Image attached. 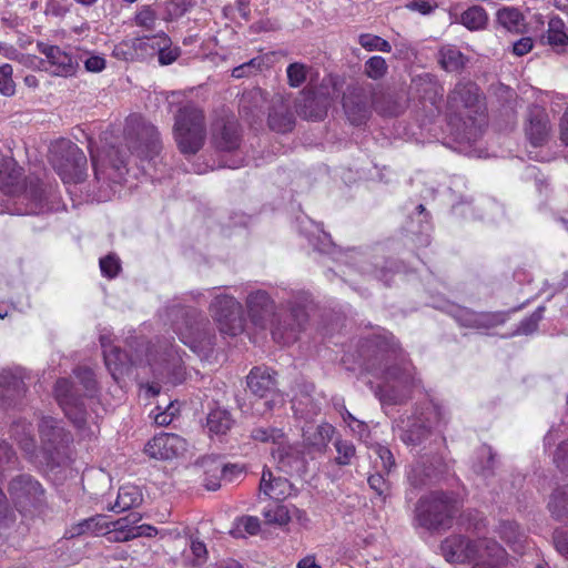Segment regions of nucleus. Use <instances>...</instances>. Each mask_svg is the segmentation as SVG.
Returning a JSON list of instances; mask_svg holds the SVG:
<instances>
[{"label": "nucleus", "mask_w": 568, "mask_h": 568, "mask_svg": "<svg viewBox=\"0 0 568 568\" xmlns=\"http://www.w3.org/2000/svg\"><path fill=\"white\" fill-rule=\"evenodd\" d=\"M374 354L365 363L366 382L383 405L400 404L415 385L412 365L400 353L394 336H377Z\"/></svg>", "instance_id": "f257e3e1"}, {"label": "nucleus", "mask_w": 568, "mask_h": 568, "mask_svg": "<svg viewBox=\"0 0 568 568\" xmlns=\"http://www.w3.org/2000/svg\"><path fill=\"white\" fill-rule=\"evenodd\" d=\"M174 316L172 327L180 341L196 353L201 358L207 359L213 352L215 334L210 322L195 308L172 306Z\"/></svg>", "instance_id": "f03ea898"}, {"label": "nucleus", "mask_w": 568, "mask_h": 568, "mask_svg": "<svg viewBox=\"0 0 568 568\" xmlns=\"http://www.w3.org/2000/svg\"><path fill=\"white\" fill-rule=\"evenodd\" d=\"M77 384L61 378L54 387V396L65 416L78 427L83 428L87 422L84 397H91L95 390L94 374L89 368L74 371Z\"/></svg>", "instance_id": "7ed1b4c3"}, {"label": "nucleus", "mask_w": 568, "mask_h": 568, "mask_svg": "<svg viewBox=\"0 0 568 568\" xmlns=\"http://www.w3.org/2000/svg\"><path fill=\"white\" fill-rule=\"evenodd\" d=\"M173 136L184 155L197 153L204 145L206 126L204 114L192 102L183 103L174 114Z\"/></svg>", "instance_id": "20e7f679"}, {"label": "nucleus", "mask_w": 568, "mask_h": 568, "mask_svg": "<svg viewBox=\"0 0 568 568\" xmlns=\"http://www.w3.org/2000/svg\"><path fill=\"white\" fill-rule=\"evenodd\" d=\"M0 189L8 194L18 195L20 202L27 203L24 214H40L51 210L44 201V190L40 186L22 191L21 168L13 159H3L0 162Z\"/></svg>", "instance_id": "39448f33"}, {"label": "nucleus", "mask_w": 568, "mask_h": 568, "mask_svg": "<svg viewBox=\"0 0 568 568\" xmlns=\"http://www.w3.org/2000/svg\"><path fill=\"white\" fill-rule=\"evenodd\" d=\"M51 163L68 189L85 178L87 158L83 151L69 140L55 143L51 150Z\"/></svg>", "instance_id": "423d86ee"}, {"label": "nucleus", "mask_w": 568, "mask_h": 568, "mask_svg": "<svg viewBox=\"0 0 568 568\" xmlns=\"http://www.w3.org/2000/svg\"><path fill=\"white\" fill-rule=\"evenodd\" d=\"M457 510V500L453 496L434 491L419 499L416 520L427 529H437L448 526Z\"/></svg>", "instance_id": "0eeeda50"}, {"label": "nucleus", "mask_w": 568, "mask_h": 568, "mask_svg": "<svg viewBox=\"0 0 568 568\" xmlns=\"http://www.w3.org/2000/svg\"><path fill=\"white\" fill-rule=\"evenodd\" d=\"M442 551L447 561L464 562L479 560L486 554L498 560L504 557V548L488 539L469 540L462 536H453L442 544Z\"/></svg>", "instance_id": "6e6552de"}, {"label": "nucleus", "mask_w": 568, "mask_h": 568, "mask_svg": "<svg viewBox=\"0 0 568 568\" xmlns=\"http://www.w3.org/2000/svg\"><path fill=\"white\" fill-rule=\"evenodd\" d=\"M125 140L131 153L142 159H152L161 150L156 128L136 114L126 119Z\"/></svg>", "instance_id": "1a4fd4ad"}, {"label": "nucleus", "mask_w": 568, "mask_h": 568, "mask_svg": "<svg viewBox=\"0 0 568 568\" xmlns=\"http://www.w3.org/2000/svg\"><path fill=\"white\" fill-rule=\"evenodd\" d=\"M209 312L223 335L236 336L244 329L243 310L240 302L225 293H216Z\"/></svg>", "instance_id": "9d476101"}, {"label": "nucleus", "mask_w": 568, "mask_h": 568, "mask_svg": "<svg viewBox=\"0 0 568 568\" xmlns=\"http://www.w3.org/2000/svg\"><path fill=\"white\" fill-rule=\"evenodd\" d=\"M9 494L16 509L22 516L37 514L44 501V490L41 484L29 475L14 477L10 481Z\"/></svg>", "instance_id": "9b49d317"}, {"label": "nucleus", "mask_w": 568, "mask_h": 568, "mask_svg": "<svg viewBox=\"0 0 568 568\" xmlns=\"http://www.w3.org/2000/svg\"><path fill=\"white\" fill-rule=\"evenodd\" d=\"M146 363L156 379L175 385L184 378L182 357L172 345L161 351L151 348L146 354Z\"/></svg>", "instance_id": "f8f14e48"}, {"label": "nucleus", "mask_w": 568, "mask_h": 568, "mask_svg": "<svg viewBox=\"0 0 568 568\" xmlns=\"http://www.w3.org/2000/svg\"><path fill=\"white\" fill-rule=\"evenodd\" d=\"M89 151L95 179L99 182L120 183L124 175L125 160L113 146L100 150L90 141Z\"/></svg>", "instance_id": "ddd939ff"}, {"label": "nucleus", "mask_w": 568, "mask_h": 568, "mask_svg": "<svg viewBox=\"0 0 568 568\" xmlns=\"http://www.w3.org/2000/svg\"><path fill=\"white\" fill-rule=\"evenodd\" d=\"M251 392L256 397L254 402L251 400V406L257 412L261 405L271 409L284 402L283 395L275 388V381L268 369L261 367L251 369Z\"/></svg>", "instance_id": "4468645a"}, {"label": "nucleus", "mask_w": 568, "mask_h": 568, "mask_svg": "<svg viewBox=\"0 0 568 568\" xmlns=\"http://www.w3.org/2000/svg\"><path fill=\"white\" fill-rule=\"evenodd\" d=\"M306 321L305 307L301 305L293 307L288 314L280 315L273 323V339L283 345L295 342Z\"/></svg>", "instance_id": "2eb2a0df"}, {"label": "nucleus", "mask_w": 568, "mask_h": 568, "mask_svg": "<svg viewBox=\"0 0 568 568\" xmlns=\"http://www.w3.org/2000/svg\"><path fill=\"white\" fill-rule=\"evenodd\" d=\"M527 140L534 146L546 144L551 135V124L547 111L539 105L528 109L524 125Z\"/></svg>", "instance_id": "dca6fc26"}, {"label": "nucleus", "mask_w": 568, "mask_h": 568, "mask_svg": "<svg viewBox=\"0 0 568 568\" xmlns=\"http://www.w3.org/2000/svg\"><path fill=\"white\" fill-rule=\"evenodd\" d=\"M186 449V442L176 434L161 433L145 445V453L156 459H171Z\"/></svg>", "instance_id": "f3484780"}, {"label": "nucleus", "mask_w": 568, "mask_h": 568, "mask_svg": "<svg viewBox=\"0 0 568 568\" xmlns=\"http://www.w3.org/2000/svg\"><path fill=\"white\" fill-rule=\"evenodd\" d=\"M155 34L126 39L118 43L113 49V55L124 61L148 60L154 57Z\"/></svg>", "instance_id": "a211bd4d"}, {"label": "nucleus", "mask_w": 568, "mask_h": 568, "mask_svg": "<svg viewBox=\"0 0 568 568\" xmlns=\"http://www.w3.org/2000/svg\"><path fill=\"white\" fill-rule=\"evenodd\" d=\"M39 51L45 57L48 70L58 77H71L75 73L78 63L71 54L57 45L39 43Z\"/></svg>", "instance_id": "6ab92c4d"}, {"label": "nucleus", "mask_w": 568, "mask_h": 568, "mask_svg": "<svg viewBox=\"0 0 568 568\" xmlns=\"http://www.w3.org/2000/svg\"><path fill=\"white\" fill-rule=\"evenodd\" d=\"M100 343L103 349L105 367L114 381L118 382L130 371L133 362L120 348L112 346L111 338L109 336L101 335Z\"/></svg>", "instance_id": "aec40b11"}, {"label": "nucleus", "mask_w": 568, "mask_h": 568, "mask_svg": "<svg viewBox=\"0 0 568 568\" xmlns=\"http://www.w3.org/2000/svg\"><path fill=\"white\" fill-rule=\"evenodd\" d=\"M213 142L220 150L233 151L240 145L239 124L234 116L217 120L212 129Z\"/></svg>", "instance_id": "412c9836"}, {"label": "nucleus", "mask_w": 568, "mask_h": 568, "mask_svg": "<svg viewBox=\"0 0 568 568\" xmlns=\"http://www.w3.org/2000/svg\"><path fill=\"white\" fill-rule=\"evenodd\" d=\"M332 101L329 89L322 85L317 93L307 92L304 94V103L298 106V113L310 120H322L326 115Z\"/></svg>", "instance_id": "4be33fe9"}, {"label": "nucleus", "mask_w": 568, "mask_h": 568, "mask_svg": "<svg viewBox=\"0 0 568 568\" xmlns=\"http://www.w3.org/2000/svg\"><path fill=\"white\" fill-rule=\"evenodd\" d=\"M456 321L465 327L489 328L500 325L505 322V314L497 313H476L467 308H459L455 314Z\"/></svg>", "instance_id": "5701e85b"}, {"label": "nucleus", "mask_w": 568, "mask_h": 568, "mask_svg": "<svg viewBox=\"0 0 568 568\" xmlns=\"http://www.w3.org/2000/svg\"><path fill=\"white\" fill-rule=\"evenodd\" d=\"M293 485L283 477H275L271 470H264L260 483V493L274 500H283L293 495Z\"/></svg>", "instance_id": "b1692460"}, {"label": "nucleus", "mask_w": 568, "mask_h": 568, "mask_svg": "<svg viewBox=\"0 0 568 568\" xmlns=\"http://www.w3.org/2000/svg\"><path fill=\"white\" fill-rule=\"evenodd\" d=\"M111 521L105 515H97L71 525L65 535L70 538L82 535L105 536L109 532Z\"/></svg>", "instance_id": "393cba45"}, {"label": "nucleus", "mask_w": 568, "mask_h": 568, "mask_svg": "<svg viewBox=\"0 0 568 568\" xmlns=\"http://www.w3.org/2000/svg\"><path fill=\"white\" fill-rule=\"evenodd\" d=\"M479 99V89L473 82H459L448 97L452 109L475 108Z\"/></svg>", "instance_id": "a878e982"}, {"label": "nucleus", "mask_w": 568, "mask_h": 568, "mask_svg": "<svg viewBox=\"0 0 568 568\" xmlns=\"http://www.w3.org/2000/svg\"><path fill=\"white\" fill-rule=\"evenodd\" d=\"M273 303L265 292H251V324L265 326L273 318Z\"/></svg>", "instance_id": "bb28decb"}, {"label": "nucleus", "mask_w": 568, "mask_h": 568, "mask_svg": "<svg viewBox=\"0 0 568 568\" xmlns=\"http://www.w3.org/2000/svg\"><path fill=\"white\" fill-rule=\"evenodd\" d=\"M294 123V115L290 111L288 105L283 100L274 102L268 114V125L271 130L286 133L292 131Z\"/></svg>", "instance_id": "cd10ccee"}, {"label": "nucleus", "mask_w": 568, "mask_h": 568, "mask_svg": "<svg viewBox=\"0 0 568 568\" xmlns=\"http://www.w3.org/2000/svg\"><path fill=\"white\" fill-rule=\"evenodd\" d=\"M39 433L43 443V449L47 452H50L51 447H47L45 445L55 447V445L68 440L63 428L60 427L59 422L52 417L42 418L39 425Z\"/></svg>", "instance_id": "c85d7f7f"}, {"label": "nucleus", "mask_w": 568, "mask_h": 568, "mask_svg": "<svg viewBox=\"0 0 568 568\" xmlns=\"http://www.w3.org/2000/svg\"><path fill=\"white\" fill-rule=\"evenodd\" d=\"M143 501V494L139 486L125 484L120 487L118 497L112 510L125 511L133 507H138Z\"/></svg>", "instance_id": "c756f323"}, {"label": "nucleus", "mask_w": 568, "mask_h": 568, "mask_svg": "<svg viewBox=\"0 0 568 568\" xmlns=\"http://www.w3.org/2000/svg\"><path fill=\"white\" fill-rule=\"evenodd\" d=\"M334 432L335 428L331 424L322 423L316 427H308L307 429H304L303 438L307 445L322 450L327 447Z\"/></svg>", "instance_id": "7c9ffc66"}, {"label": "nucleus", "mask_w": 568, "mask_h": 568, "mask_svg": "<svg viewBox=\"0 0 568 568\" xmlns=\"http://www.w3.org/2000/svg\"><path fill=\"white\" fill-rule=\"evenodd\" d=\"M181 50L179 47H173L171 39L163 32L155 34L154 41V57H159L161 65H169L176 61L180 57Z\"/></svg>", "instance_id": "2f4dec72"}, {"label": "nucleus", "mask_w": 568, "mask_h": 568, "mask_svg": "<svg viewBox=\"0 0 568 568\" xmlns=\"http://www.w3.org/2000/svg\"><path fill=\"white\" fill-rule=\"evenodd\" d=\"M133 520L130 521L129 518H120L115 521H111V526L109 528L108 536L109 541L114 542H124L134 539L133 534V524L139 521L141 517H136L133 515Z\"/></svg>", "instance_id": "473e14b6"}, {"label": "nucleus", "mask_w": 568, "mask_h": 568, "mask_svg": "<svg viewBox=\"0 0 568 568\" xmlns=\"http://www.w3.org/2000/svg\"><path fill=\"white\" fill-rule=\"evenodd\" d=\"M252 437L254 439H257V440H261V442H273L274 444H276L278 447L276 450H273L272 454L274 455V457L277 455L281 463H283V465H285V458L288 457V449H291V447H284V434L282 430L280 429H263V428H257V429H254L253 432V435Z\"/></svg>", "instance_id": "72a5a7b5"}, {"label": "nucleus", "mask_w": 568, "mask_h": 568, "mask_svg": "<svg viewBox=\"0 0 568 568\" xmlns=\"http://www.w3.org/2000/svg\"><path fill=\"white\" fill-rule=\"evenodd\" d=\"M233 419L226 409L216 408L209 413L206 428L211 436L224 435L232 426Z\"/></svg>", "instance_id": "f704fd0d"}, {"label": "nucleus", "mask_w": 568, "mask_h": 568, "mask_svg": "<svg viewBox=\"0 0 568 568\" xmlns=\"http://www.w3.org/2000/svg\"><path fill=\"white\" fill-rule=\"evenodd\" d=\"M497 22L510 32H520L524 27V14L514 7H503L496 12Z\"/></svg>", "instance_id": "c9c22d12"}, {"label": "nucleus", "mask_w": 568, "mask_h": 568, "mask_svg": "<svg viewBox=\"0 0 568 568\" xmlns=\"http://www.w3.org/2000/svg\"><path fill=\"white\" fill-rule=\"evenodd\" d=\"M459 22L468 30H481L488 23V14L483 7L471 6L460 14Z\"/></svg>", "instance_id": "e433bc0d"}, {"label": "nucleus", "mask_w": 568, "mask_h": 568, "mask_svg": "<svg viewBox=\"0 0 568 568\" xmlns=\"http://www.w3.org/2000/svg\"><path fill=\"white\" fill-rule=\"evenodd\" d=\"M466 61L465 55L454 45H444L439 50V63L448 72L463 69Z\"/></svg>", "instance_id": "4c0bfd02"}, {"label": "nucleus", "mask_w": 568, "mask_h": 568, "mask_svg": "<svg viewBox=\"0 0 568 568\" xmlns=\"http://www.w3.org/2000/svg\"><path fill=\"white\" fill-rule=\"evenodd\" d=\"M500 538L504 539L516 552L524 549L526 537L519 526L513 521L501 523L499 526Z\"/></svg>", "instance_id": "58836bf2"}, {"label": "nucleus", "mask_w": 568, "mask_h": 568, "mask_svg": "<svg viewBox=\"0 0 568 568\" xmlns=\"http://www.w3.org/2000/svg\"><path fill=\"white\" fill-rule=\"evenodd\" d=\"M11 432L20 447L32 458L36 454V445L31 436V425L26 422H18L13 424Z\"/></svg>", "instance_id": "ea45409f"}, {"label": "nucleus", "mask_w": 568, "mask_h": 568, "mask_svg": "<svg viewBox=\"0 0 568 568\" xmlns=\"http://www.w3.org/2000/svg\"><path fill=\"white\" fill-rule=\"evenodd\" d=\"M0 397L10 399L24 392V383L21 376H16L11 372L3 371L0 377Z\"/></svg>", "instance_id": "a19ab883"}, {"label": "nucleus", "mask_w": 568, "mask_h": 568, "mask_svg": "<svg viewBox=\"0 0 568 568\" xmlns=\"http://www.w3.org/2000/svg\"><path fill=\"white\" fill-rule=\"evenodd\" d=\"M547 42L551 47L565 48L568 45L566 24L558 17H554L548 21Z\"/></svg>", "instance_id": "79ce46f5"}, {"label": "nucleus", "mask_w": 568, "mask_h": 568, "mask_svg": "<svg viewBox=\"0 0 568 568\" xmlns=\"http://www.w3.org/2000/svg\"><path fill=\"white\" fill-rule=\"evenodd\" d=\"M548 508L556 518H568V485L559 487L552 493Z\"/></svg>", "instance_id": "37998d69"}, {"label": "nucleus", "mask_w": 568, "mask_h": 568, "mask_svg": "<svg viewBox=\"0 0 568 568\" xmlns=\"http://www.w3.org/2000/svg\"><path fill=\"white\" fill-rule=\"evenodd\" d=\"M429 426L425 424H418L417 422L409 423L400 428V438L407 445H417L428 434Z\"/></svg>", "instance_id": "c03bdc74"}, {"label": "nucleus", "mask_w": 568, "mask_h": 568, "mask_svg": "<svg viewBox=\"0 0 568 568\" xmlns=\"http://www.w3.org/2000/svg\"><path fill=\"white\" fill-rule=\"evenodd\" d=\"M264 523L278 527L286 526L291 521L288 509L283 505H274L263 511Z\"/></svg>", "instance_id": "a18cd8bd"}, {"label": "nucleus", "mask_w": 568, "mask_h": 568, "mask_svg": "<svg viewBox=\"0 0 568 568\" xmlns=\"http://www.w3.org/2000/svg\"><path fill=\"white\" fill-rule=\"evenodd\" d=\"M358 43L367 51H381L385 53L392 51V45L388 41L371 33L359 34Z\"/></svg>", "instance_id": "49530a36"}, {"label": "nucleus", "mask_w": 568, "mask_h": 568, "mask_svg": "<svg viewBox=\"0 0 568 568\" xmlns=\"http://www.w3.org/2000/svg\"><path fill=\"white\" fill-rule=\"evenodd\" d=\"M372 454L371 457L375 456L374 463L376 466H381L383 470L389 471L394 466V457L392 452L381 444H375L371 447Z\"/></svg>", "instance_id": "de8ad7c7"}, {"label": "nucleus", "mask_w": 568, "mask_h": 568, "mask_svg": "<svg viewBox=\"0 0 568 568\" xmlns=\"http://www.w3.org/2000/svg\"><path fill=\"white\" fill-rule=\"evenodd\" d=\"M387 69L386 60L381 55H374L365 62V73L373 80L382 79Z\"/></svg>", "instance_id": "09e8293b"}, {"label": "nucleus", "mask_w": 568, "mask_h": 568, "mask_svg": "<svg viewBox=\"0 0 568 568\" xmlns=\"http://www.w3.org/2000/svg\"><path fill=\"white\" fill-rule=\"evenodd\" d=\"M308 68L298 62L291 63L286 69L287 80L288 84L292 88H298L301 87L307 77Z\"/></svg>", "instance_id": "8fccbe9b"}, {"label": "nucleus", "mask_w": 568, "mask_h": 568, "mask_svg": "<svg viewBox=\"0 0 568 568\" xmlns=\"http://www.w3.org/2000/svg\"><path fill=\"white\" fill-rule=\"evenodd\" d=\"M12 67L8 63L0 65V93L11 97L16 92V84L12 80Z\"/></svg>", "instance_id": "3c124183"}, {"label": "nucleus", "mask_w": 568, "mask_h": 568, "mask_svg": "<svg viewBox=\"0 0 568 568\" xmlns=\"http://www.w3.org/2000/svg\"><path fill=\"white\" fill-rule=\"evenodd\" d=\"M343 106L348 120L353 124L359 125L367 118V110L365 105L358 104L356 106H353L349 98L343 99Z\"/></svg>", "instance_id": "603ef678"}, {"label": "nucleus", "mask_w": 568, "mask_h": 568, "mask_svg": "<svg viewBox=\"0 0 568 568\" xmlns=\"http://www.w3.org/2000/svg\"><path fill=\"white\" fill-rule=\"evenodd\" d=\"M17 466V458L6 442H0V475L13 470Z\"/></svg>", "instance_id": "864d4df0"}, {"label": "nucleus", "mask_w": 568, "mask_h": 568, "mask_svg": "<svg viewBox=\"0 0 568 568\" xmlns=\"http://www.w3.org/2000/svg\"><path fill=\"white\" fill-rule=\"evenodd\" d=\"M278 59V55L274 51H267L260 53L257 57L251 58V70L255 69L264 71L270 69Z\"/></svg>", "instance_id": "5fc2aeb1"}, {"label": "nucleus", "mask_w": 568, "mask_h": 568, "mask_svg": "<svg viewBox=\"0 0 568 568\" xmlns=\"http://www.w3.org/2000/svg\"><path fill=\"white\" fill-rule=\"evenodd\" d=\"M100 268L103 276L113 278L121 268L120 260L115 255L109 254L100 258Z\"/></svg>", "instance_id": "6e6d98bb"}, {"label": "nucleus", "mask_w": 568, "mask_h": 568, "mask_svg": "<svg viewBox=\"0 0 568 568\" xmlns=\"http://www.w3.org/2000/svg\"><path fill=\"white\" fill-rule=\"evenodd\" d=\"M337 450L336 463L339 465H348L355 455V447L347 440H337L335 443Z\"/></svg>", "instance_id": "4d7b16f0"}, {"label": "nucleus", "mask_w": 568, "mask_h": 568, "mask_svg": "<svg viewBox=\"0 0 568 568\" xmlns=\"http://www.w3.org/2000/svg\"><path fill=\"white\" fill-rule=\"evenodd\" d=\"M544 307H538L529 317L525 318L519 327L518 332L520 334H531L536 331L538 323L542 318Z\"/></svg>", "instance_id": "13d9d810"}, {"label": "nucleus", "mask_w": 568, "mask_h": 568, "mask_svg": "<svg viewBox=\"0 0 568 568\" xmlns=\"http://www.w3.org/2000/svg\"><path fill=\"white\" fill-rule=\"evenodd\" d=\"M156 410L159 412L155 414L152 412L151 414H153L154 423L159 426L169 425L178 413V408L173 402H170L164 410L161 412L160 406L156 407Z\"/></svg>", "instance_id": "bf43d9fd"}, {"label": "nucleus", "mask_w": 568, "mask_h": 568, "mask_svg": "<svg viewBox=\"0 0 568 568\" xmlns=\"http://www.w3.org/2000/svg\"><path fill=\"white\" fill-rule=\"evenodd\" d=\"M407 9L427 16L435 11L437 4L432 0H413L407 3Z\"/></svg>", "instance_id": "052dcab7"}, {"label": "nucleus", "mask_w": 568, "mask_h": 568, "mask_svg": "<svg viewBox=\"0 0 568 568\" xmlns=\"http://www.w3.org/2000/svg\"><path fill=\"white\" fill-rule=\"evenodd\" d=\"M155 22V13L149 7L142 8L135 16V23L145 29L153 28Z\"/></svg>", "instance_id": "680f3d73"}, {"label": "nucleus", "mask_w": 568, "mask_h": 568, "mask_svg": "<svg viewBox=\"0 0 568 568\" xmlns=\"http://www.w3.org/2000/svg\"><path fill=\"white\" fill-rule=\"evenodd\" d=\"M368 485L378 496L384 498L387 496L388 484L381 474L371 475L368 477Z\"/></svg>", "instance_id": "e2e57ef3"}, {"label": "nucleus", "mask_w": 568, "mask_h": 568, "mask_svg": "<svg viewBox=\"0 0 568 568\" xmlns=\"http://www.w3.org/2000/svg\"><path fill=\"white\" fill-rule=\"evenodd\" d=\"M68 0H48L45 6V14L61 17L68 11Z\"/></svg>", "instance_id": "0e129e2a"}, {"label": "nucleus", "mask_w": 568, "mask_h": 568, "mask_svg": "<svg viewBox=\"0 0 568 568\" xmlns=\"http://www.w3.org/2000/svg\"><path fill=\"white\" fill-rule=\"evenodd\" d=\"M534 48V41L530 37H524L513 43L511 52L517 57L529 53Z\"/></svg>", "instance_id": "69168bd1"}, {"label": "nucleus", "mask_w": 568, "mask_h": 568, "mask_svg": "<svg viewBox=\"0 0 568 568\" xmlns=\"http://www.w3.org/2000/svg\"><path fill=\"white\" fill-rule=\"evenodd\" d=\"M506 561V551L504 550V557L499 560L496 557H489L487 554L480 556V559L475 564L474 568H503Z\"/></svg>", "instance_id": "338daca9"}, {"label": "nucleus", "mask_w": 568, "mask_h": 568, "mask_svg": "<svg viewBox=\"0 0 568 568\" xmlns=\"http://www.w3.org/2000/svg\"><path fill=\"white\" fill-rule=\"evenodd\" d=\"M554 460L559 468L568 471V442H564L558 446Z\"/></svg>", "instance_id": "774afa93"}]
</instances>
